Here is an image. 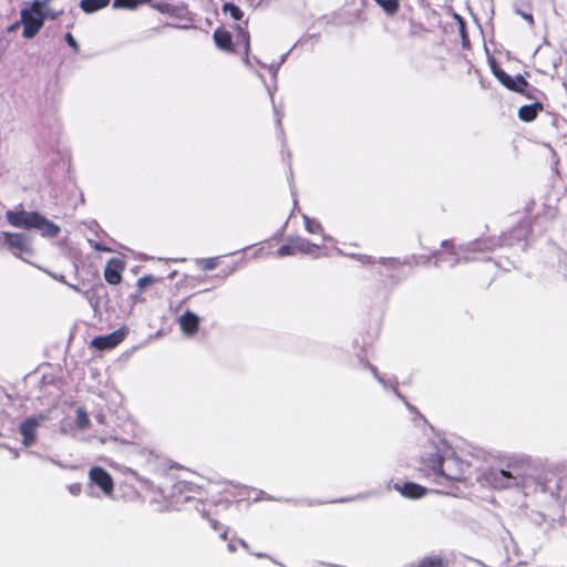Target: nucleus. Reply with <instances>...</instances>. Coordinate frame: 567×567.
Here are the masks:
<instances>
[{"label": "nucleus", "mask_w": 567, "mask_h": 567, "mask_svg": "<svg viewBox=\"0 0 567 567\" xmlns=\"http://www.w3.org/2000/svg\"><path fill=\"white\" fill-rule=\"evenodd\" d=\"M291 240H292L296 254L297 252H310L312 250V248H318V246L311 245L308 240H306L303 238H296V239H291Z\"/></svg>", "instance_id": "412c9836"}, {"label": "nucleus", "mask_w": 567, "mask_h": 567, "mask_svg": "<svg viewBox=\"0 0 567 567\" xmlns=\"http://www.w3.org/2000/svg\"><path fill=\"white\" fill-rule=\"evenodd\" d=\"M507 467H508L507 471H511L514 474L523 473L527 480V486L525 488L530 486V482L534 480L529 475L526 474L524 463L514 462V463L508 464Z\"/></svg>", "instance_id": "5701e85b"}, {"label": "nucleus", "mask_w": 567, "mask_h": 567, "mask_svg": "<svg viewBox=\"0 0 567 567\" xmlns=\"http://www.w3.org/2000/svg\"><path fill=\"white\" fill-rule=\"evenodd\" d=\"M442 247L447 249L451 255H456L454 244L451 240H443Z\"/></svg>", "instance_id": "7c9ffc66"}, {"label": "nucleus", "mask_w": 567, "mask_h": 567, "mask_svg": "<svg viewBox=\"0 0 567 567\" xmlns=\"http://www.w3.org/2000/svg\"><path fill=\"white\" fill-rule=\"evenodd\" d=\"M182 331L187 336H193L198 331L199 318L192 311H186L179 318Z\"/></svg>", "instance_id": "4468645a"}, {"label": "nucleus", "mask_w": 567, "mask_h": 567, "mask_svg": "<svg viewBox=\"0 0 567 567\" xmlns=\"http://www.w3.org/2000/svg\"><path fill=\"white\" fill-rule=\"evenodd\" d=\"M485 477L488 484L496 489L511 487L525 488L527 486V480L523 473L514 474L505 470H491Z\"/></svg>", "instance_id": "20e7f679"}, {"label": "nucleus", "mask_w": 567, "mask_h": 567, "mask_svg": "<svg viewBox=\"0 0 567 567\" xmlns=\"http://www.w3.org/2000/svg\"><path fill=\"white\" fill-rule=\"evenodd\" d=\"M492 71L496 79L508 90L524 93L525 89L528 86V83L523 76L512 78L505 71L499 69L494 62L492 63Z\"/></svg>", "instance_id": "423d86ee"}, {"label": "nucleus", "mask_w": 567, "mask_h": 567, "mask_svg": "<svg viewBox=\"0 0 567 567\" xmlns=\"http://www.w3.org/2000/svg\"><path fill=\"white\" fill-rule=\"evenodd\" d=\"M501 246L499 241L495 238H480L472 241L467 251L470 252H492Z\"/></svg>", "instance_id": "ddd939ff"}, {"label": "nucleus", "mask_w": 567, "mask_h": 567, "mask_svg": "<svg viewBox=\"0 0 567 567\" xmlns=\"http://www.w3.org/2000/svg\"><path fill=\"white\" fill-rule=\"evenodd\" d=\"M28 217H30L31 223H33L31 227L38 229L43 236L55 237L60 231V227L45 219L43 215H28Z\"/></svg>", "instance_id": "9d476101"}, {"label": "nucleus", "mask_w": 567, "mask_h": 567, "mask_svg": "<svg viewBox=\"0 0 567 567\" xmlns=\"http://www.w3.org/2000/svg\"><path fill=\"white\" fill-rule=\"evenodd\" d=\"M209 522H210V526H212L215 530L220 532V537H221L224 540H226V539H227V537H228V530H227V528H225V527L223 526V524H221V523H219V522H218V520H216V519H210Z\"/></svg>", "instance_id": "cd10ccee"}, {"label": "nucleus", "mask_w": 567, "mask_h": 567, "mask_svg": "<svg viewBox=\"0 0 567 567\" xmlns=\"http://www.w3.org/2000/svg\"><path fill=\"white\" fill-rule=\"evenodd\" d=\"M158 279L148 275V276H144V277H141L138 280H137V287H138V291L140 292H144L146 290V288L155 282H157Z\"/></svg>", "instance_id": "393cba45"}, {"label": "nucleus", "mask_w": 567, "mask_h": 567, "mask_svg": "<svg viewBox=\"0 0 567 567\" xmlns=\"http://www.w3.org/2000/svg\"><path fill=\"white\" fill-rule=\"evenodd\" d=\"M8 223L14 227L31 229V218L28 215H7Z\"/></svg>", "instance_id": "6ab92c4d"}, {"label": "nucleus", "mask_w": 567, "mask_h": 567, "mask_svg": "<svg viewBox=\"0 0 567 567\" xmlns=\"http://www.w3.org/2000/svg\"><path fill=\"white\" fill-rule=\"evenodd\" d=\"M228 549H229L230 551H235V546H233L231 544H229V545H228Z\"/></svg>", "instance_id": "e433bc0d"}, {"label": "nucleus", "mask_w": 567, "mask_h": 567, "mask_svg": "<svg viewBox=\"0 0 567 567\" xmlns=\"http://www.w3.org/2000/svg\"><path fill=\"white\" fill-rule=\"evenodd\" d=\"M48 17L47 1H33L30 7L24 8L20 12V22L23 25V37L33 38L43 27Z\"/></svg>", "instance_id": "f03ea898"}, {"label": "nucleus", "mask_w": 567, "mask_h": 567, "mask_svg": "<svg viewBox=\"0 0 567 567\" xmlns=\"http://www.w3.org/2000/svg\"><path fill=\"white\" fill-rule=\"evenodd\" d=\"M463 465L457 457H443L439 453H434L422 457L419 471L422 477L432 480L433 483L447 488L464 478Z\"/></svg>", "instance_id": "f257e3e1"}, {"label": "nucleus", "mask_w": 567, "mask_h": 567, "mask_svg": "<svg viewBox=\"0 0 567 567\" xmlns=\"http://www.w3.org/2000/svg\"><path fill=\"white\" fill-rule=\"evenodd\" d=\"M3 243L14 254H22L28 250V241L24 235L9 231L2 233Z\"/></svg>", "instance_id": "9b49d317"}, {"label": "nucleus", "mask_w": 567, "mask_h": 567, "mask_svg": "<svg viewBox=\"0 0 567 567\" xmlns=\"http://www.w3.org/2000/svg\"><path fill=\"white\" fill-rule=\"evenodd\" d=\"M224 11L229 12L235 20H240L243 17L241 10L237 6L229 2L224 4Z\"/></svg>", "instance_id": "a878e982"}, {"label": "nucleus", "mask_w": 567, "mask_h": 567, "mask_svg": "<svg viewBox=\"0 0 567 567\" xmlns=\"http://www.w3.org/2000/svg\"><path fill=\"white\" fill-rule=\"evenodd\" d=\"M205 494L200 486L185 480H177L172 484L168 496L175 505H182L192 501H203Z\"/></svg>", "instance_id": "7ed1b4c3"}, {"label": "nucleus", "mask_w": 567, "mask_h": 567, "mask_svg": "<svg viewBox=\"0 0 567 567\" xmlns=\"http://www.w3.org/2000/svg\"><path fill=\"white\" fill-rule=\"evenodd\" d=\"M109 3L110 0H81L80 8L90 14L107 7Z\"/></svg>", "instance_id": "dca6fc26"}, {"label": "nucleus", "mask_w": 567, "mask_h": 567, "mask_svg": "<svg viewBox=\"0 0 567 567\" xmlns=\"http://www.w3.org/2000/svg\"><path fill=\"white\" fill-rule=\"evenodd\" d=\"M386 13L393 14L396 12L399 3L398 0H375Z\"/></svg>", "instance_id": "b1692460"}, {"label": "nucleus", "mask_w": 567, "mask_h": 567, "mask_svg": "<svg viewBox=\"0 0 567 567\" xmlns=\"http://www.w3.org/2000/svg\"><path fill=\"white\" fill-rule=\"evenodd\" d=\"M295 254H296V251H295L292 240H290L286 245L280 246L277 250V255L279 257L290 256V255H295Z\"/></svg>", "instance_id": "bb28decb"}, {"label": "nucleus", "mask_w": 567, "mask_h": 567, "mask_svg": "<svg viewBox=\"0 0 567 567\" xmlns=\"http://www.w3.org/2000/svg\"><path fill=\"white\" fill-rule=\"evenodd\" d=\"M394 488L404 497L416 499L426 495L427 489L416 483L406 482L403 484H394Z\"/></svg>", "instance_id": "f8f14e48"}, {"label": "nucleus", "mask_w": 567, "mask_h": 567, "mask_svg": "<svg viewBox=\"0 0 567 567\" xmlns=\"http://www.w3.org/2000/svg\"><path fill=\"white\" fill-rule=\"evenodd\" d=\"M540 109L539 104L522 106L518 111V116L522 121L530 122L537 116Z\"/></svg>", "instance_id": "f3484780"}, {"label": "nucleus", "mask_w": 567, "mask_h": 567, "mask_svg": "<svg viewBox=\"0 0 567 567\" xmlns=\"http://www.w3.org/2000/svg\"><path fill=\"white\" fill-rule=\"evenodd\" d=\"M18 28H19V22H16L8 28V32H14Z\"/></svg>", "instance_id": "f704fd0d"}, {"label": "nucleus", "mask_w": 567, "mask_h": 567, "mask_svg": "<svg viewBox=\"0 0 567 567\" xmlns=\"http://www.w3.org/2000/svg\"><path fill=\"white\" fill-rule=\"evenodd\" d=\"M89 244H90V246H91L94 250H96V251H111V248H109V247H106V246L102 245V244H101V243H99V241H95V240H91V239H90V240H89Z\"/></svg>", "instance_id": "c756f323"}, {"label": "nucleus", "mask_w": 567, "mask_h": 567, "mask_svg": "<svg viewBox=\"0 0 567 567\" xmlns=\"http://www.w3.org/2000/svg\"><path fill=\"white\" fill-rule=\"evenodd\" d=\"M155 8L162 12H166L167 6L166 4H157Z\"/></svg>", "instance_id": "c9c22d12"}, {"label": "nucleus", "mask_w": 567, "mask_h": 567, "mask_svg": "<svg viewBox=\"0 0 567 567\" xmlns=\"http://www.w3.org/2000/svg\"><path fill=\"white\" fill-rule=\"evenodd\" d=\"M151 0H114V8L135 9L140 4L147 3Z\"/></svg>", "instance_id": "4be33fe9"}, {"label": "nucleus", "mask_w": 567, "mask_h": 567, "mask_svg": "<svg viewBox=\"0 0 567 567\" xmlns=\"http://www.w3.org/2000/svg\"><path fill=\"white\" fill-rule=\"evenodd\" d=\"M517 13H519L524 19H526L530 24H533V17H532V14L523 13L520 11H517Z\"/></svg>", "instance_id": "72a5a7b5"}, {"label": "nucleus", "mask_w": 567, "mask_h": 567, "mask_svg": "<svg viewBox=\"0 0 567 567\" xmlns=\"http://www.w3.org/2000/svg\"><path fill=\"white\" fill-rule=\"evenodd\" d=\"M69 491L74 494V495H78L81 493V485L80 484H72L69 486Z\"/></svg>", "instance_id": "473e14b6"}, {"label": "nucleus", "mask_w": 567, "mask_h": 567, "mask_svg": "<svg viewBox=\"0 0 567 567\" xmlns=\"http://www.w3.org/2000/svg\"><path fill=\"white\" fill-rule=\"evenodd\" d=\"M214 39L218 48L220 49H230L231 45V35L228 31L218 29L214 33Z\"/></svg>", "instance_id": "a211bd4d"}, {"label": "nucleus", "mask_w": 567, "mask_h": 567, "mask_svg": "<svg viewBox=\"0 0 567 567\" xmlns=\"http://www.w3.org/2000/svg\"><path fill=\"white\" fill-rule=\"evenodd\" d=\"M302 218L305 227L309 234L318 236L320 238H324V229L321 223L316 217L302 215Z\"/></svg>", "instance_id": "2eb2a0df"}, {"label": "nucleus", "mask_w": 567, "mask_h": 567, "mask_svg": "<svg viewBox=\"0 0 567 567\" xmlns=\"http://www.w3.org/2000/svg\"><path fill=\"white\" fill-rule=\"evenodd\" d=\"M125 331L120 329L106 336L95 337L91 346L97 350H110L117 347L125 338Z\"/></svg>", "instance_id": "0eeeda50"}, {"label": "nucleus", "mask_w": 567, "mask_h": 567, "mask_svg": "<svg viewBox=\"0 0 567 567\" xmlns=\"http://www.w3.org/2000/svg\"><path fill=\"white\" fill-rule=\"evenodd\" d=\"M65 40L68 42V44L73 48L74 50H78L79 49V45H78V42L75 41V39L72 37L71 33H66L65 34Z\"/></svg>", "instance_id": "2f4dec72"}, {"label": "nucleus", "mask_w": 567, "mask_h": 567, "mask_svg": "<svg viewBox=\"0 0 567 567\" xmlns=\"http://www.w3.org/2000/svg\"><path fill=\"white\" fill-rule=\"evenodd\" d=\"M90 481L99 486L105 495L114 492V481L111 474L101 466H92L89 471Z\"/></svg>", "instance_id": "39448f33"}, {"label": "nucleus", "mask_w": 567, "mask_h": 567, "mask_svg": "<svg viewBox=\"0 0 567 567\" xmlns=\"http://www.w3.org/2000/svg\"><path fill=\"white\" fill-rule=\"evenodd\" d=\"M125 264L120 258H111L104 269V279L110 285H118L122 281V272Z\"/></svg>", "instance_id": "1a4fd4ad"}, {"label": "nucleus", "mask_w": 567, "mask_h": 567, "mask_svg": "<svg viewBox=\"0 0 567 567\" xmlns=\"http://www.w3.org/2000/svg\"><path fill=\"white\" fill-rule=\"evenodd\" d=\"M540 491H542V492H546V491H547L544 484H542V486H540Z\"/></svg>", "instance_id": "4c0bfd02"}, {"label": "nucleus", "mask_w": 567, "mask_h": 567, "mask_svg": "<svg viewBox=\"0 0 567 567\" xmlns=\"http://www.w3.org/2000/svg\"><path fill=\"white\" fill-rule=\"evenodd\" d=\"M43 417L41 416L40 420L30 416L27 417L19 426L20 434L22 435V444L25 447L32 446L37 442V430L40 425V421Z\"/></svg>", "instance_id": "6e6552de"}, {"label": "nucleus", "mask_w": 567, "mask_h": 567, "mask_svg": "<svg viewBox=\"0 0 567 567\" xmlns=\"http://www.w3.org/2000/svg\"><path fill=\"white\" fill-rule=\"evenodd\" d=\"M75 424L80 430H85L91 425L89 414L83 408L76 410Z\"/></svg>", "instance_id": "aec40b11"}, {"label": "nucleus", "mask_w": 567, "mask_h": 567, "mask_svg": "<svg viewBox=\"0 0 567 567\" xmlns=\"http://www.w3.org/2000/svg\"><path fill=\"white\" fill-rule=\"evenodd\" d=\"M218 265L217 258H206L202 260V269L204 270H212L216 268Z\"/></svg>", "instance_id": "c85d7f7f"}]
</instances>
